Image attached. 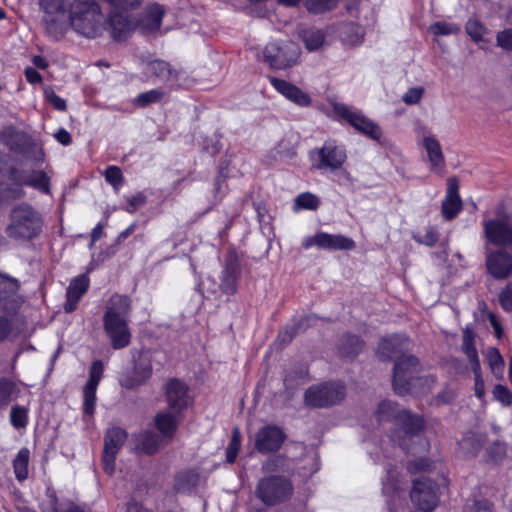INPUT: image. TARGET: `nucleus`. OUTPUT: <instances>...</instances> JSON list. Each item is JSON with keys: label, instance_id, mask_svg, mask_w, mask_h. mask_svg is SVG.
Listing matches in <instances>:
<instances>
[{"label": "nucleus", "instance_id": "1", "mask_svg": "<svg viewBox=\"0 0 512 512\" xmlns=\"http://www.w3.org/2000/svg\"><path fill=\"white\" fill-rule=\"evenodd\" d=\"M40 0L43 12L42 22L48 35L53 39L62 38L69 28L86 38L102 34L104 16L97 0Z\"/></svg>", "mask_w": 512, "mask_h": 512}, {"label": "nucleus", "instance_id": "2", "mask_svg": "<svg viewBox=\"0 0 512 512\" xmlns=\"http://www.w3.org/2000/svg\"><path fill=\"white\" fill-rule=\"evenodd\" d=\"M131 299L126 295L113 294L108 300L103 315V328L113 349L130 345L132 334L129 328Z\"/></svg>", "mask_w": 512, "mask_h": 512}, {"label": "nucleus", "instance_id": "3", "mask_svg": "<svg viewBox=\"0 0 512 512\" xmlns=\"http://www.w3.org/2000/svg\"><path fill=\"white\" fill-rule=\"evenodd\" d=\"M44 227L42 213L31 204L23 202L10 209L5 234L15 243L28 244L41 237Z\"/></svg>", "mask_w": 512, "mask_h": 512}, {"label": "nucleus", "instance_id": "4", "mask_svg": "<svg viewBox=\"0 0 512 512\" xmlns=\"http://www.w3.org/2000/svg\"><path fill=\"white\" fill-rule=\"evenodd\" d=\"M376 417L379 422L394 421L397 429L392 434V440L397 442L400 447L408 452H412L409 442L418 438L424 428V420L416 414L409 411L400 410L398 406L391 401H382L378 405Z\"/></svg>", "mask_w": 512, "mask_h": 512}, {"label": "nucleus", "instance_id": "5", "mask_svg": "<svg viewBox=\"0 0 512 512\" xmlns=\"http://www.w3.org/2000/svg\"><path fill=\"white\" fill-rule=\"evenodd\" d=\"M434 383V377L422 375V368L415 356L407 355L395 361L392 387L396 394L403 396L425 393Z\"/></svg>", "mask_w": 512, "mask_h": 512}, {"label": "nucleus", "instance_id": "6", "mask_svg": "<svg viewBox=\"0 0 512 512\" xmlns=\"http://www.w3.org/2000/svg\"><path fill=\"white\" fill-rule=\"evenodd\" d=\"M294 494L290 478L281 475H269L259 479L255 496L265 506L273 507L288 502Z\"/></svg>", "mask_w": 512, "mask_h": 512}, {"label": "nucleus", "instance_id": "7", "mask_svg": "<svg viewBox=\"0 0 512 512\" xmlns=\"http://www.w3.org/2000/svg\"><path fill=\"white\" fill-rule=\"evenodd\" d=\"M334 113L347 121L354 129L375 141H380L383 135L380 126L368 118L361 110L343 103L333 105Z\"/></svg>", "mask_w": 512, "mask_h": 512}, {"label": "nucleus", "instance_id": "8", "mask_svg": "<svg viewBox=\"0 0 512 512\" xmlns=\"http://www.w3.org/2000/svg\"><path fill=\"white\" fill-rule=\"evenodd\" d=\"M346 395L345 386L338 382H325L309 387L304 395L305 404L314 408H326L341 402Z\"/></svg>", "mask_w": 512, "mask_h": 512}, {"label": "nucleus", "instance_id": "9", "mask_svg": "<svg viewBox=\"0 0 512 512\" xmlns=\"http://www.w3.org/2000/svg\"><path fill=\"white\" fill-rule=\"evenodd\" d=\"M299 47L291 41L271 42L263 51V59L273 69H286L296 64Z\"/></svg>", "mask_w": 512, "mask_h": 512}, {"label": "nucleus", "instance_id": "10", "mask_svg": "<svg viewBox=\"0 0 512 512\" xmlns=\"http://www.w3.org/2000/svg\"><path fill=\"white\" fill-rule=\"evenodd\" d=\"M152 358L146 351H132V368L120 379V385L126 389H135L152 376Z\"/></svg>", "mask_w": 512, "mask_h": 512}, {"label": "nucleus", "instance_id": "11", "mask_svg": "<svg viewBox=\"0 0 512 512\" xmlns=\"http://www.w3.org/2000/svg\"><path fill=\"white\" fill-rule=\"evenodd\" d=\"M310 157L314 168L325 171L341 168L347 158L345 149L334 141H326L321 148L311 151Z\"/></svg>", "mask_w": 512, "mask_h": 512}, {"label": "nucleus", "instance_id": "12", "mask_svg": "<svg viewBox=\"0 0 512 512\" xmlns=\"http://www.w3.org/2000/svg\"><path fill=\"white\" fill-rule=\"evenodd\" d=\"M410 498L419 510L432 512L439 503L438 486L430 479H417L413 483Z\"/></svg>", "mask_w": 512, "mask_h": 512}, {"label": "nucleus", "instance_id": "13", "mask_svg": "<svg viewBox=\"0 0 512 512\" xmlns=\"http://www.w3.org/2000/svg\"><path fill=\"white\" fill-rule=\"evenodd\" d=\"M416 135L419 143L425 149L430 170L439 175L443 174L446 168L445 157L436 136L428 133L426 127L420 124L416 127Z\"/></svg>", "mask_w": 512, "mask_h": 512}, {"label": "nucleus", "instance_id": "14", "mask_svg": "<svg viewBox=\"0 0 512 512\" xmlns=\"http://www.w3.org/2000/svg\"><path fill=\"white\" fill-rule=\"evenodd\" d=\"M127 439V433L120 427L107 430L104 440L102 463L104 471L111 475L115 471V459Z\"/></svg>", "mask_w": 512, "mask_h": 512}, {"label": "nucleus", "instance_id": "15", "mask_svg": "<svg viewBox=\"0 0 512 512\" xmlns=\"http://www.w3.org/2000/svg\"><path fill=\"white\" fill-rule=\"evenodd\" d=\"M241 277V266L235 252H229L225 258L220 274L219 289L225 295L231 296L237 292Z\"/></svg>", "mask_w": 512, "mask_h": 512}, {"label": "nucleus", "instance_id": "16", "mask_svg": "<svg viewBox=\"0 0 512 512\" xmlns=\"http://www.w3.org/2000/svg\"><path fill=\"white\" fill-rule=\"evenodd\" d=\"M16 279L0 274V311L14 314L23 303Z\"/></svg>", "mask_w": 512, "mask_h": 512}, {"label": "nucleus", "instance_id": "17", "mask_svg": "<svg viewBox=\"0 0 512 512\" xmlns=\"http://www.w3.org/2000/svg\"><path fill=\"white\" fill-rule=\"evenodd\" d=\"M286 439L281 428L275 425L262 427L255 436V448L262 454L278 451Z\"/></svg>", "mask_w": 512, "mask_h": 512}, {"label": "nucleus", "instance_id": "18", "mask_svg": "<svg viewBox=\"0 0 512 512\" xmlns=\"http://www.w3.org/2000/svg\"><path fill=\"white\" fill-rule=\"evenodd\" d=\"M143 71L148 77H155L165 84H175L179 80V71L162 59H142Z\"/></svg>", "mask_w": 512, "mask_h": 512}, {"label": "nucleus", "instance_id": "19", "mask_svg": "<svg viewBox=\"0 0 512 512\" xmlns=\"http://www.w3.org/2000/svg\"><path fill=\"white\" fill-rule=\"evenodd\" d=\"M410 348V340L404 335H390L383 338L378 345V356L382 360L399 359Z\"/></svg>", "mask_w": 512, "mask_h": 512}, {"label": "nucleus", "instance_id": "20", "mask_svg": "<svg viewBox=\"0 0 512 512\" xmlns=\"http://www.w3.org/2000/svg\"><path fill=\"white\" fill-rule=\"evenodd\" d=\"M107 24L115 40L129 37L135 28V20L129 12L111 10L107 16Z\"/></svg>", "mask_w": 512, "mask_h": 512}, {"label": "nucleus", "instance_id": "21", "mask_svg": "<svg viewBox=\"0 0 512 512\" xmlns=\"http://www.w3.org/2000/svg\"><path fill=\"white\" fill-rule=\"evenodd\" d=\"M268 80L278 93L294 104L302 107L311 104V97L294 84L274 76H269Z\"/></svg>", "mask_w": 512, "mask_h": 512}, {"label": "nucleus", "instance_id": "22", "mask_svg": "<svg viewBox=\"0 0 512 512\" xmlns=\"http://www.w3.org/2000/svg\"><path fill=\"white\" fill-rule=\"evenodd\" d=\"M166 399L169 410L180 413L189 403L188 387L178 379H171L166 385Z\"/></svg>", "mask_w": 512, "mask_h": 512}, {"label": "nucleus", "instance_id": "23", "mask_svg": "<svg viewBox=\"0 0 512 512\" xmlns=\"http://www.w3.org/2000/svg\"><path fill=\"white\" fill-rule=\"evenodd\" d=\"M487 239L495 245L507 246L512 244V227L503 220L495 219L484 222Z\"/></svg>", "mask_w": 512, "mask_h": 512}, {"label": "nucleus", "instance_id": "24", "mask_svg": "<svg viewBox=\"0 0 512 512\" xmlns=\"http://www.w3.org/2000/svg\"><path fill=\"white\" fill-rule=\"evenodd\" d=\"M486 266L494 278L506 279L512 274V256L506 251H496L487 257Z\"/></svg>", "mask_w": 512, "mask_h": 512}, {"label": "nucleus", "instance_id": "25", "mask_svg": "<svg viewBox=\"0 0 512 512\" xmlns=\"http://www.w3.org/2000/svg\"><path fill=\"white\" fill-rule=\"evenodd\" d=\"M89 284V278L85 274H81L70 281L66 290V301L63 306L66 313L76 310L78 302L88 291Z\"/></svg>", "mask_w": 512, "mask_h": 512}, {"label": "nucleus", "instance_id": "26", "mask_svg": "<svg viewBox=\"0 0 512 512\" xmlns=\"http://www.w3.org/2000/svg\"><path fill=\"white\" fill-rule=\"evenodd\" d=\"M462 209V200L458 194V185L455 179L448 180L446 198L442 203V215L445 219H453Z\"/></svg>", "mask_w": 512, "mask_h": 512}, {"label": "nucleus", "instance_id": "27", "mask_svg": "<svg viewBox=\"0 0 512 512\" xmlns=\"http://www.w3.org/2000/svg\"><path fill=\"white\" fill-rule=\"evenodd\" d=\"M29 135L18 131L13 126H6L0 131V142L5 145L10 151L20 153L27 144Z\"/></svg>", "mask_w": 512, "mask_h": 512}, {"label": "nucleus", "instance_id": "28", "mask_svg": "<svg viewBox=\"0 0 512 512\" xmlns=\"http://www.w3.org/2000/svg\"><path fill=\"white\" fill-rule=\"evenodd\" d=\"M484 443L482 435L473 432L466 433L458 443L457 454L462 458H472L478 455Z\"/></svg>", "mask_w": 512, "mask_h": 512}, {"label": "nucleus", "instance_id": "29", "mask_svg": "<svg viewBox=\"0 0 512 512\" xmlns=\"http://www.w3.org/2000/svg\"><path fill=\"white\" fill-rule=\"evenodd\" d=\"M179 413L174 411H162L155 416V424L161 434L171 439L177 430L179 423Z\"/></svg>", "mask_w": 512, "mask_h": 512}, {"label": "nucleus", "instance_id": "30", "mask_svg": "<svg viewBox=\"0 0 512 512\" xmlns=\"http://www.w3.org/2000/svg\"><path fill=\"white\" fill-rule=\"evenodd\" d=\"M321 249L326 250H353L356 246L354 240L341 234L321 232Z\"/></svg>", "mask_w": 512, "mask_h": 512}, {"label": "nucleus", "instance_id": "31", "mask_svg": "<svg viewBox=\"0 0 512 512\" xmlns=\"http://www.w3.org/2000/svg\"><path fill=\"white\" fill-rule=\"evenodd\" d=\"M12 180L20 185L33 187L45 194L50 192L49 178L44 171H33L23 178L13 176Z\"/></svg>", "mask_w": 512, "mask_h": 512}, {"label": "nucleus", "instance_id": "32", "mask_svg": "<svg viewBox=\"0 0 512 512\" xmlns=\"http://www.w3.org/2000/svg\"><path fill=\"white\" fill-rule=\"evenodd\" d=\"M165 9L158 3L149 4L145 9L144 26L148 31L159 30Z\"/></svg>", "mask_w": 512, "mask_h": 512}, {"label": "nucleus", "instance_id": "33", "mask_svg": "<svg viewBox=\"0 0 512 512\" xmlns=\"http://www.w3.org/2000/svg\"><path fill=\"white\" fill-rule=\"evenodd\" d=\"M30 459V451L28 448H21L13 460V468L15 477L19 481H23L28 477V465Z\"/></svg>", "mask_w": 512, "mask_h": 512}, {"label": "nucleus", "instance_id": "34", "mask_svg": "<svg viewBox=\"0 0 512 512\" xmlns=\"http://www.w3.org/2000/svg\"><path fill=\"white\" fill-rule=\"evenodd\" d=\"M320 199L313 193L303 192L296 196L293 203V211L299 212L301 210L315 211L320 206Z\"/></svg>", "mask_w": 512, "mask_h": 512}, {"label": "nucleus", "instance_id": "35", "mask_svg": "<svg viewBox=\"0 0 512 512\" xmlns=\"http://www.w3.org/2000/svg\"><path fill=\"white\" fill-rule=\"evenodd\" d=\"M197 484V474L192 471H183L177 474L174 481V490L177 493H189Z\"/></svg>", "mask_w": 512, "mask_h": 512}, {"label": "nucleus", "instance_id": "36", "mask_svg": "<svg viewBox=\"0 0 512 512\" xmlns=\"http://www.w3.org/2000/svg\"><path fill=\"white\" fill-rule=\"evenodd\" d=\"M317 320L315 315H308L300 319L296 324L288 327L286 330L280 332L279 338L282 339L283 342H290L294 335L301 331H305L310 325H312Z\"/></svg>", "mask_w": 512, "mask_h": 512}, {"label": "nucleus", "instance_id": "37", "mask_svg": "<svg viewBox=\"0 0 512 512\" xmlns=\"http://www.w3.org/2000/svg\"><path fill=\"white\" fill-rule=\"evenodd\" d=\"M302 40L308 51L318 50L324 43L325 35L319 29H306L302 31Z\"/></svg>", "mask_w": 512, "mask_h": 512}, {"label": "nucleus", "instance_id": "38", "mask_svg": "<svg viewBox=\"0 0 512 512\" xmlns=\"http://www.w3.org/2000/svg\"><path fill=\"white\" fill-rule=\"evenodd\" d=\"M19 154L33 161L36 165L44 162L45 154L43 149L31 137H29L27 144H25Z\"/></svg>", "mask_w": 512, "mask_h": 512}, {"label": "nucleus", "instance_id": "39", "mask_svg": "<svg viewBox=\"0 0 512 512\" xmlns=\"http://www.w3.org/2000/svg\"><path fill=\"white\" fill-rule=\"evenodd\" d=\"M17 394L16 384L7 378H0V407L8 405Z\"/></svg>", "mask_w": 512, "mask_h": 512}, {"label": "nucleus", "instance_id": "40", "mask_svg": "<svg viewBox=\"0 0 512 512\" xmlns=\"http://www.w3.org/2000/svg\"><path fill=\"white\" fill-rule=\"evenodd\" d=\"M462 349L470 360L472 366L479 363L477 350L474 346V335L469 328H465L463 331Z\"/></svg>", "mask_w": 512, "mask_h": 512}, {"label": "nucleus", "instance_id": "41", "mask_svg": "<svg viewBox=\"0 0 512 512\" xmlns=\"http://www.w3.org/2000/svg\"><path fill=\"white\" fill-rule=\"evenodd\" d=\"M363 346V341H361L357 336L348 335L345 337L340 351L343 356L354 357L360 353Z\"/></svg>", "mask_w": 512, "mask_h": 512}, {"label": "nucleus", "instance_id": "42", "mask_svg": "<svg viewBox=\"0 0 512 512\" xmlns=\"http://www.w3.org/2000/svg\"><path fill=\"white\" fill-rule=\"evenodd\" d=\"M287 460L282 455L268 457L262 463V471L265 473L282 472L286 470Z\"/></svg>", "mask_w": 512, "mask_h": 512}, {"label": "nucleus", "instance_id": "43", "mask_svg": "<svg viewBox=\"0 0 512 512\" xmlns=\"http://www.w3.org/2000/svg\"><path fill=\"white\" fill-rule=\"evenodd\" d=\"M163 97V91L160 89H152L140 93L134 100L133 104L139 107H146L150 104L159 102Z\"/></svg>", "mask_w": 512, "mask_h": 512}, {"label": "nucleus", "instance_id": "44", "mask_svg": "<svg viewBox=\"0 0 512 512\" xmlns=\"http://www.w3.org/2000/svg\"><path fill=\"white\" fill-rule=\"evenodd\" d=\"M488 362L490 369L495 377L498 379L502 378L504 371V360L496 348L489 349Z\"/></svg>", "mask_w": 512, "mask_h": 512}, {"label": "nucleus", "instance_id": "45", "mask_svg": "<svg viewBox=\"0 0 512 512\" xmlns=\"http://www.w3.org/2000/svg\"><path fill=\"white\" fill-rule=\"evenodd\" d=\"M338 4V0H306L305 6L307 10L314 14H321L334 9Z\"/></svg>", "mask_w": 512, "mask_h": 512}, {"label": "nucleus", "instance_id": "46", "mask_svg": "<svg viewBox=\"0 0 512 512\" xmlns=\"http://www.w3.org/2000/svg\"><path fill=\"white\" fill-rule=\"evenodd\" d=\"M466 32L476 43L485 40L486 28L477 19H469L466 23Z\"/></svg>", "mask_w": 512, "mask_h": 512}, {"label": "nucleus", "instance_id": "47", "mask_svg": "<svg viewBox=\"0 0 512 512\" xmlns=\"http://www.w3.org/2000/svg\"><path fill=\"white\" fill-rule=\"evenodd\" d=\"M139 446L147 454H153L159 446V437L152 432H144L139 437Z\"/></svg>", "mask_w": 512, "mask_h": 512}, {"label": "nucleus", "instance_id": "48", "mask_svg": "<svg viewBox=\"0 0 512 512\" xmlns=\"http://www.w3.org/2000/svg\"><path fill=\"white\" fill-rule=\"evenodd\" d=\"M10 421L13 427L25 428L28 424V409L22 406H14L10 412Z\"/></svg>", "mask_w": 512, "mask_h": 512}, {"label": "nucleus", "instance_id": "49", "mask_svg": "<svg viewBox=\"0 0 512 512\" xmlns=\"http://www.w3.org/2000/svg\"><path fill=\"white\" fill-rule=\"evenodd\" d=\"M111 10L130 12L140 7L142 0H102Z\"/></svg>", "mask_w": 512, "mask_h": 512}, {"label": "nucleus", "instance_id": "50", "mask_svg": "<svg viewBox=\"0 0 512 512\" xmlns=\"http://www.w3.org/2000/svg\"><path fill=\"white\" fill-rule=\"evenodd\" d=\"M96 390V388L86 385L83 389V411L88 416H92L95 412Z\"/></svg>", "mask_w": 512, "mask_h": 512}, {"label": "nucleus", "instance_id": "51", "mask_svg": "<svg viewBox=\"0 0 512 512\" xmlns=\"http://www.w3.org/2000/svg\"><path fill=\"white\" fill-rule=\"evenodd\" d=\"M105 180L118 191L123 185L124 178L121 169L118 166H108L104 173Z\"/></svg>", "mask_w": 512, "mask_h": 512}, {"label": "nucleus", "instance_id": "52", "mask_svg": "<svg viewBox=\"0 0 512 512\" xmlns=\"http://www.w3.org/2000/svg\"><path fill=\"white\" fill-rule=\"evenodd\" d=\"M240 446H241L240 433H239L238 428H235L232 432L231 441L226 448L227 462H229V463L235 462L238 452H239V449H240Z\"/></svg>", "mask_w": 512, "mask_h": 512}, {"label": "nucleus", "instance_id": "53", "mask_svg": "<svg viewBox=\"0 0 512 512\" xmlns=\"http://www.w3.org/2000/svg\"><path fill=\"white\" fill-rule=\"evenodd\" d=\"M429 29L434 35L437 36L458 34L461 30L457 24L444 21L435 22L430 26Z\"/></svg>", "mask_w": 512, "mask_h": 512}, {"label": "nucleus", "instance_id": "54", "mask_svg": "<svg viewBox=\"0 0 512 512\" xmlns=\"http://www.w3.org/2000/svg\"><path fill=\"white\" fill-rule=\"evenodd\" d=\"M102 374H103V363L99 360L94 361L90 368L89 380L86 383V386H90V387L97 389L99 382L102 378Z\"/></svg>", "mask_w": 512, "mask_h": 512}, {"label": "nucleus", "instance_id": "55", "mask_svg": "<svg viewBox=\"0 0 512 512\" xmlns=\"http://www.w3.org/2000/svg\"><path fill=\"white\" fill-rule=\"evenodd\" d=\"M492 393L494 399L499 401L503 405L509 406L512 404V393L506 386L498 384L494 387Z\"/></svg>", "mask_w": 512, "mask_h": 512}, {"label": "nucleus", "instance_id": "56", "mask_svg": "<svg viewBox=\"0 0 512 512\" xmlns=\"http://www.w3.org/2000/svg\"><path fill=\"white\" fill-rule=\"evenodd\" d=\"M474 375H475V384H474V391L475 395L478 399H483L485 396V385L484 380L481 376L480 372V364L476 363V365L472 366Z\"/></svg>", "mask_w": 512, "mask_h": 512}, {"label": "nucleus", "instance_id": "57", "mask_svg": "<svg viewBox=\"0 0 512 512\" xmlns=\"http://www.w3.org/2000/svg\"><path fill=\"white\" fill-rule=\"evenodd\" d=\"M499 300L504 310L512 312V283L506 285L500 292Z\"/></svg>", "mask_w": 512, "mask_h": 512}, {"label": "nucleus", "instance_id": "58", "mask_svg": "<svg viewBox=\"0 0 512 512\" xmlns=\"http://www.w3.org/2000/svg\"><path fill=\"white\" fill-rule=\"evenodd\" d=\"M496 39L499 47L512 51V29H505L499 32Z\"/></svg>", "mask_w": 512, "mask_h": 512}, {"label": "nucleus", "instance_id": "59", "mask_svg": "<svg viewBox=\"0 0 512 512\" xmlns=\"http://www.w3.org/2000/svg\"><path fill=\"white\" fill-rule=\"evenodd\" d=\"M146 203V196L142 192H138L137 194L128 198V206L126 207V211L128 213H134L140 207H142Z\"/></svg>", "mask_w": 512, "mask_h": 512}, {"label": "nucleus", "instance_id": "60", "mask_svg": "<svg viewBox=\"0 0 512 512\" xmlns=\"http://www.w3.org/2000/svg\"><path fill=\"white\" fill-rule=\"evenodd\" d=\"M45 96L49 103L57 110L59 111H65L67 108L66 101L58 96L54 91L52 90H45Z\"/></svg>", "mask_w": 512, "mask_h": 512}, {"label": "nucleus", "instance_id": "61", "mask_svg": "<svg viewBox=\"0 0 512 512\" xmlns=\"http://www.w3.org/2000/svg\"><path fill=\"white\" fill-rule=\"evenodd\" d=\"M423 92V88H411L403 95L402 99L408 105L417 104L421 100Z\"/></svg>", "mask_w": 512, "mask_h": 512}, {"label": "nucleus", "instance_id": "62", "mask_svg": "<svg viewBox=\"0 0 512 512\" xmlns=\"http://www.w3.org/2000/svg\"><path fill=\"white\" fill-rule=\"evenodd\" d=\"M419 243L432 247L439 240V234L433 228H428L421 238L416 239Z\"/></svg>", "mask_w": 512, "mask_h": 512}, {"label": "nucleus", "instance_id": "63", "mask_svg": "<svg viewBox=\"0 0 512 512\" xmlns=\"http://www.w3.org/2000/svg\"><path fill=\"white\" fill-rule=\"evenodd\" d=\"M506 454V447L503 443L496 442L489 449L490 459L494 462L500 461Z\"/></svg>", "mask_w": 512, "mask_h": 512}, {"label": "nucleus", "instance_id": "64", "mask_svg": "<svg viewBox=\"0 0 512 512\" xmlns=\"http://www.w3.org/2000/svg\"><path fill=\"white\" fill-rule=\"evenodd\" d=\"M42 512H59L57 499L54 495H48L41 503Z\"/></svg>", "mask_w": 512, "mask_h": 512}]
</instances>
